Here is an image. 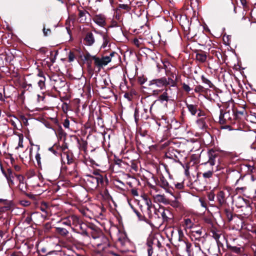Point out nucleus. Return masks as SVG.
<instances>
[{"label": "nucleus", "mask_w": 256, "mask_h": 256, "mask_svg": "<svg viewBox=\"0 0 256 256\" xmlns=\"http://www.w3.org/2000/svg\"><path fill=\"white\" fill-rule=\"evenodd\" d=\"M166 74L169 76L168 78L165 76L158 78L153 79L148 82V86L152 90V94L154 96H158L159 94L163 92L164 88L167 87H176L177 84L176 81L174 80V73L169 74L166 70Z\"/></svg>", "instance_id": "1"}, {"label": "nucleus", "mask_w": 256, "mask_h": 256, "mask_svg": "<svg viewBox=\"0 0 256 256\" xmlns=\"http://www.w3.org/2000/svg\"><path fill=\"white\" fill-rule=\"evenodd\" d=\"M104 176L98 172L94 171L92 174L85 176L84 181L87 188L90 190H95L99 186H102Z\"/></svg>", "instance_id": "2"}, {"label": "nucleus", "mask_w": 256, "mask_h": 256, "mask_svg": "<svg viewBox=\"0 0 256 256\" xmlns=\"http://www.w3.org/2000/svg\"><path fill=\"white\" fill-rule=\"evenodd\" d=\"M58 224L68 226L72 228V227H76L78 224H80V217L75 214L70 215L62 218L58 222Z\"/></svg>", "instance_id": "3"}, {"label": "nucleus", "mask_w": 256, "mask_h": 256, "mask_svg": "<svg viewBox=\"0 0 256 256\" xmlns=\"http://www.w3.org/2000/svg\"><path fill=\"white\" fill-rule=\"evenodd\" d=\"M116 54H117L116 52H112L110 54V56H102V58L94 56H92V60H94V65L101 68L110 62L112 60V58Z\"/></svg>", "instance_id": "4"}, {"label": "nucleus", "mask_w": 256, "mask_h": 256, "mask_svg": "<svg viewBox=\"0 0 256 256\" xmlns=\"http://www.w3.org/2000/svg\"><path fill=\"white\" fill-rule=\"evenodd\" d=\"M178 232V248L182 250H185L188 253V256H190L192 254V250H194V248H191V244L186 240H185V238H183L182 236H180V235L182 234V232L181 231H179Z\"/></svg>", "instance_id": "5"}, {"label": "nucleus", "mask_w": 256, "mask_h": 256, "mask_svg": "<svg viewBox=\"0 0 256 256\" xmlns=\"http://www.w3.org/2000/svg\"><path fill=\"white\" fill-rule=\"evenodd\" d=\"M145 204V210L143 213L144 218L145 216H147L149 218H152V210H153L154 212H156V208L152 206L151 200L150 199L145 198L144 199Z\"/></svg>", "instance_id": "6"}, {"label": "nucleus", "mask_w": 256, "mask_h": 256, "mask_svg": "<svg viewBox=\"0 0 256 256\" xmlns=\"http://www.w3.org/2000/svg\"><path fill=\"white\" fill-rule=\"evenodd\" d=\"M155 214L157 215L158 217L160 216L159 214H160L163 220L166 222H168L172 217L171 212L164 208H160L156 212H155Z\"/></svg>", "instance_id": "7"}, {"label": "nucleus", "mask_w": 256, "mask_h": 256, "mask_svg": "<svg viewBox=\"0 0 256 256\" xmlns=\"http://www.w3.org/2000/svg\"><path fill=\"white\" fill-rule=\"evenodd\" d=\"M86 226L82 222V220L80 218V224H78L76 227H72L73 232L80 234L85 236H88V234L86 230Z\"/></svg>", "instance_id": "8"}, {"label": "nucleus", "mask_w": 256, "mask_h": 256, "mask_svg": "<svg viewBox=\"0 0 256 256\" xmlns=\"http://www.w3.org/2000/svg\"><path fill=\"white\" fill-rule=\"evenodd\" d=\"M158 184L161 188H163L166 192L169 193L172 195V188L170 186L168 182L162 175L160 176L159 180H158Z\"/></svg>", "instance_id": "9"}, {"label": "nucleus", "mask_w": 256, "mask_h": 256, "mask_svg": "<svg viewBox=\"0 0 256 256\" xmlns=\"http://www.w3.org/2000/svg\"><path fill=\"white\" fill-rule=\"evenodd\" d=\"M52 80L54 82L53 83L54 88L56 91H59V90L62 89L66 84V82L62 78L58 76H56V78H53Z\"/></svg>", "instance_id": "10"}, {"label": "nucleus", "mask_w": 256, "mask_h": 256, "mask_svg": "<svg viewBox=\"0 0 256 256\" xmlns=\"http://www.w3.org/2000/svg\"><path fill=\"white\" fill-rule=\"evenodd\" d=\"M93 21L98 26L104 28L106 26V18L102 14H96L92 18Z\"/></svg>", "instance_id": "11"}, {"label": "nucleus", "mask_w": 256, "mask_h": 256, "mask_svg": "<svg viewBox=\"0 0 256 256\" xmlns=\"http://www.w3.org/2000/svg\"><path fill=\"white\" fill-rule=\"evenodd\" d=\"M218 152L213 149L208 150V160L206 164H209L211 166L215 165L216 158L218 156Z\"/></svg>", "instance_id": "12"}, {"label": "nucleus", "mask_w": 256, "mask_h": 256, "mask_svg": "<svg viewBox=\"0 0 256 256\" xmlns=\"http://www.w3.org/2000/svg\"><path fill=\"white\" fill-rule=\"evenodd\" d=\"M171 88L168 87V88H164L163 92L158 96V100L161 103H163L164 102H168L170 100V98H171L168 92V90H171Z\"/></svg>", "instance_id": "13"}, {"label": "nucleus", "mask_w": 256, "mask_h": 256, "mask_svg": "<svg viewBox=\"0 0 256 256\" xmlns=\"http://www.w3.org/2000/svg\"><path fill=\"white\" fill-rule=\"evenodd\" d=\"M234 202L237 208H243L250 202L248 200L244 199L240 196H238L235 198L234 200Z\"/></svg>", "instance_id": "14"}, {"label": "nucleus", "mask_w": 256, "mask_h": 256, "mask_svg": "<svg viewBox=\"0 0 256 256\" xmlns=\"http://www.w3.org/2000/svg\"><path fill=\"white\" fill-rule=\"evenodd\" d=\"M223 117L226 118V119L230 122L232 120L238 119V114L235 113L234 108H232L231 110H228L223 114Z\"/></svg>", "instance_id": "15"}, {"label": "nucleus", "mask_w": 256, "mask_h": 256, "mask_svg": "<svg viewBox=\"0 0 256 256\" xmlns=\"http://www.w3.org/2000/svg\"><path fill=\"white\" fill-rule=\"evenodd\" d=\"M95 42V39L92 32H88L84 39V43L88 46H92Z\"/></svg>", "instance_id": "16"}, {"label": "nucleus", "mask_w": 256, "mask_h": 256, "mask_svg": "<svg viewBox=\"0 0 256 256\" xmlns=\"http://www.w3.org/2000/svg\"><path fill=\"white\" fill-rule=\"evenodd\" d=\"M202 228H199L198 230H195L194 228L190 232V237L192 240H196L200 241L201 238H202Z\"/></svg>", "instance_id": "17"}, {"label": "nucleus", "mask_w": 256, "mask_h": 256, "mask_svg": "<svg viewBox=\"0 0 256 256\" xmlns=\"http://www.w3.org/2000/svg\"><path fill=\"white\" fill-rule=\"evenodd\" d=\"M94 32L96 34H100L102 36V39H103V42L101 46V48H105L110 43V38L106 34H104L102 32H98L95 30H94Z\"/></svg>", "instance_id": "18"}, {"label": "nucleus", "mask_w": 256, "mask_h": 256, "mask_svg": "<svg viewBox=\"0 0 256 256\" xmlns=\"http://www.w3.org/2000/svg\"><path fill=\"white\" fill-rule=\"evenodd\" d=\"M206 120L207 118L206 117H202L197 120L196 124L199 128L204 130L208 128Z\"/></svg>", "instance_id": "19"}, {"label": "nucleus", "mask_w": 256, "mask_h": 256, "mask_svg": "<svg viewBox=\"0 0 256 256\" xmlns=\"http://www.w3.org/2000/svg\"><path fill=\"white\" fill-rule=\"evenodd\" d=\"M192 256H207L200 248L199 244H196L194 249L192 250Z\"/></svg>", "instance_id": "20"}, {"label": "nucleus", "mask_w": 256, "mask_h": 256, "mask_svg": "<svg viewBox=\"0 0 256 256\" xmlns=\"http://www.w3.org/2000/svg\"><path fill=\"white\" fill-rule=\"evenodd\" d=\"M78 20L80 22L84 23L86 20V15L88 14V12L85 10H78Z\"/></svg>", "instance_id": "21"}, {"label": "nucleus", "mask_w": 256, "mask_h": 256, "mask_svg": "<svg viewBox=\"0 0 256 256\" xmlns=\"http://www.w3.org/2000/svg\"><path fill=\"white\" fill-rule=\"evenodd\" d=\"M186 106L188 109V112L191 114L192 116H195L198 112V105L188 104L186 103Z\"/></svg>", "instance_id": "22"}, {"label": "nucleus", "mask_w": 256, "mask_h": 256, "mask_svg": "<svg viewBox=\"0 0 256 256\" xmlns=\"http://www.w3.org/2000/svg\"><path fill=\"white\" fill-rule=\"evenodd\" d=\"M217 200L220 205L222 206L226 202L225 192L222 191H220L217 194Z\"/></svg>", "instance_id": "23"}, {"label": "nucleus", "mask_w": 256, "mask_h": 256, "mask_svg": "<svg viewBox=\"0 0 256 256\" xmlns=\"http://www.w3.org/2000/svg\"><path fill=\"white\" fill-rule=\"evenodd\" d=\"M251 202L248 204L246 206H244L242 208V214L245 216H250L252 213V206H251Z\"/></svg>", "instance_id": "24"}, {"label": "nucleus", "mask_w": 256, "mask_h": 256, "mask_svg": "<svg viewBox=\"0 0 256 256\" xmlns=\"http://www.w3.org/2000/svg\"><path fill=\"white\" fill-rule=\"evenodd\" d=\"M206 53L204 52H198L196 55V59L197 61L200 62H206Z\"/></svg>", "instance_id": "25"}, {"label": "nucleus", "mask_w": 256, "mask_h": 256, "mask_svg": "<svg viewBox=\"0 0 256 256\" xmlns=\"http://www.w3.org/2000/svg\"><path fill=\"white\" fill-rule=\"evenodd\" d=\"M98 240L99 239H102L103 243H98L96 244L98 246L101 248L102 250H104L106 249L107 247L110 246V244L108 243V241L107 238L105 237L100 238L98 237L97 238Z\"/></svg>", "instance_id": "26"}, {"label": "nucleus", "mask_w": 256, "mask_h": 256, "mask_svg": "<svg viewBox=\"0 0 256 256\" xmlns=\"http://www.w3.org/2000/svg\"><path fill=\"white\" fill-rule=\"evenodd\" d=\"M40 179L38 176H34L30 180L31 186L34 187L40 186Z\"/></svg>", "instance_id": "27"}, {"label": "nucleus", "mask_w": 256, "mask_h": 256, "mask_svg": "<svg viewBox=\"0 0 256 256\" xmlns=\"http://www.w3.org/2000/svg\"><path fill=\"white\" fill-rule=\"evenodd\" d=\"M55 228L56 232L62 236H66L69 233L68 230L66 228L61 227H56Z\"/></svg>", "instance_id": "28"}, {"label": "nucleus", "mask_w": 256, "mask_h": 256, "mask_svg": "<svg viewBox=\"0 0 256 256\" xmlns=\"http://www.w3.org/2000/svg\"><path fill=\"white\" fill-rule=\"evenodd\" d=\"M194 222L190 218H186L184 221V226L186 229H192L194 228Z\"/></svg>", "instance_id": "29"}, {"label": "nucleus", "mask_w": 256, "mask_h": 256, "mask_svg": "<svg viewBox=\"0 0 256 256\" xmlns=\"http://www.w3.org/2000/svg\"><path fill=\"white\" fill-rule=\"evenodd\" d=\"M130 206L131 208L132 209L133 211L134 212V213L136 214L137 216L138 217L139 220H144V216H143V214H141L138 210H137L136 208H134L132 204L129 203Z\"/></svg>", "instance_id": "30"}, {"label": "nucleus", "mask_w": 256, "mask_h": 256, "mask_svg": "<svg viewBox=\"0 0 256 256\" xmlns=\"http://www.w3.org/2000/svg\"><path fill=\"white\" fill-rule=\"evenodd\" d=\"M154 198L160 202L166 204L167 202V200L164 195L156 194L154 196Z\"/></svg>", "instance_id": "31"}, {"label": "nucleus", "mask_w": 256, "mask_h": 256, "mask_svg": "<svg viewBox=\"0 0 256 256\" xmlns=\"http://www.w3.org/2000/svg\"><path fill=\"white\" fill-rule=\"evenodd\" d=\"M45 82H46V78L45 77H42V78H40L38 80V84L41 90H44L46 89Z\"/></svg>", "instance_id": "32"}, {"label": "nucleus", "mask_w": 256, "mask_h": 256, "mask_svg": "<svg viewBox=\"0 0 256 256\" xmlns=\"http://www.w3.org/2000/svg\"><path fill=\"white\" fill-rule=\"evenodd\" d=\"M212 237L216 240L218 243L221 242L220 241V238L222 236L220 233L218 232H216L215 230H212Z\"/></svg>", "instance_id": "33"}, {"label": "nucleus", "mask_w": 256, "mask_h": 256, "mask_svg": "<svg viewBox=\"0 0 256 256\" xmlns=\"http://www.w3.org/2000/svg\"><path fill=\"white\" fill-rule=\"evenodd\" d=\"M201 78L202 82L207 84L209 88H212L214 87V86L212 82L206 78L204 76H202Z\"/></svg>", "instance_id": "34"}, {"label": "nucleus", "mask_w": 256, "mask_h": 256, "mask_svg": "<svg viewBox=\"0 0 256 256\" xmlns=\"http://www.w3.org/2000/svg\"><path fill=\"white\" fill-rule=\"evenodd\" d=\"M128 242V240L124 236L120 237L118 239V243L122 246H124Z\"/></svg>", "instance_id": "35"}, {"label": "nucleus", "mask_w": 256, "mask_h": 256, "mask_svg": "<svg viewBox=\"0 0 256 256\" xmlns=\"http://www.w3.org/2000/svg\"><path fill=\"white\" fill-rule=\"evenodd\" d=\"M214 170L212 169L211 170H209L207 172H206L202 174V176L204 178H210L212 177L214 174Z\"/></svg>", "instance_id": "36"}, {"label": "nucleus", "mask_w": 256, "mask_h": 256, "mask_svg": "<svg viewBox=\"0 0 256 256\" xmlns=\"http://www.w3.org/2000/svg\"><path fill=\"white\" fill-rule=\"evenodd\" d=\"M223 112L222 110H220V113L219 116V122L222 124H225L228 122V121L224 117H223Z\"/></svg>", "instance_id": "37"}, {"label": "nucleus", "mask_w": 256, "mask_h": 256, "mask_svg": "<svg viewBox=\"0 0 256 256\" xmlns=\"http://www.w3.org/2000/svg\"><path fill=\"white\" fill-rule=\"evenodd\" d=\"M206 89L202 86H196L194 88V92L196 93H200L205 92Z\"/></svg>", "instance_id": "38"}, {"label": "nucleus", "mask_w": 256, "mask_h": 256, "mask_svg": "<svg viewBox=\"0 0 256 256\" xmlns=\"http://www.w3.org/2000/svg\"><path fill=\"white\" fill-rule=\"evenodd\" d=\"M139 112H140L139 108H135L134 114V120H135V122L136 123H137L138 122V121L140 119V116Z\"/></svg>", "instance_id": "39"}, {"label": "nucleus", "mask_w": 256, "mask_h": 256, "mask_svg": "<svg viewBox=\"0 0 256 256\" xmlns=\"http://www.w3.org/2000/svg\"><path fill=\"white\" fill-rule=\"evenodd\" d=\"M147 245L148 246V256H152V254L153 253L152 243L150 242H148L147 243Z\"/></svg>", "instance_id": "40"}, {"label": "nucleus", "mask_w": 256, "mask_h": 256, "mask_svg": "<svg viewBox=\"0 0 256 256\" xmlns=\"http://www.w3.org/2000/svg\"><path fill=\"white\" fill-rule=\"evenodd\" d=\"M224 212L228 220L231 221L232 220V212L230 210L226 209Z\"/></svg>", "instance_id": "41"}, {"label": "nucleus", "mask_w": 256, "mask_h": 256, "mask_svg": "<svg viewBox=\"0 0 256 256\" xmlns=\"http://www.w3.org/2000/svg\"><path fill=\"white\" fill-rule=\"evenodd\" d=\"M78 142L80 149L84 150L86 148V143L85 141H82V142H80L79 140H78Z\"/></svg>", "instance_id": "42"}, {"label": "nucleus", "mask_w": 256, "mask_h": 256, "mask_svg": "<svg viewBox=\"0 0 256 256\" xmlns=\"http://www.w3.org/2000/svg\"><path fill=\"white\" fill-rule=\"evenodd\" d=\"M19 140H18V146L16 148V149H18L19 147L22 148L23 147V139L24 137L22 134L18 135Z\"/></svg>", "instance_id": "43"}, {"label": "nucleus", "mask_w": 256, "mask_h": 256, "mask_svg": "<svg viewBox=\"0 0 256 256\" xmlns=\"http://www.w3.org/2000/svg\"><path fill=\"white\" fill-rule=\"evenodd\" d=\"M75 58V55L73 52L70 51L68 53V62H72L74 60Z\"/></svg>", "instance_id": "44"}, {"label": "nucleus", "mask_w": 256, "mask_h": 256, "mask_svg": "<svg viewBox=\"0 0 256 256\" xmlns=\"http://www.w3.org/2000/svg\"><path fill=\"white\" fill-rule=\"evenodd\" d=\"M183 90L186 92H189L191 90V88L188 85L185 83H183L182 84Z\"/></svg>", "instance_id": "45"}, {"label": "nucleus", "mask_w": 256, "mask_h": 256, "mask_svg": "<svg viewBox=\"0 0 256 256\" xmlns=\"http://www.w3.org/2000/svg\"><path fill=\"white\" fill-rule=\"evenodd\" d=\"M170 205L174 208H178L180 206V203L177 200H174L171 202Z\"/></svg>", "instance_id": "46"}, {"label": "nucleus", "mask_w": 256, "mask_h": 256, "mask_svg": "<svg viewBox=\"0 0 256 256\" xmlns=\"http://www.w3.org/2000/svg\"><path fill=\"white\" fill-rule=\"evenodd\" d=\"M8 182L9 184H14V182H13L12 178H14L13 175L8 176V174L6 176Z\"/></svg>", "instance_id": "47"}, {"label": "nucleus", "mask_w": 256, "mask_h": 256, "mask_svg": "<svg viewBox=\"0 0 256 256\" xmlns=\"http://www.w3.org/2000/svg\"><path fill=\"white\" fill-rule=\"evenodd\" d=\"M20 182L18 186L20 190L22 192H25L26 190V186L24 182H21L20 180Z\"/></svg>", "instance_id": "48"}, {"label": "nucleus", "mask_w": 256, "mask_h": 256, "mask_svg": "<svg viewBox=\"0 0 256 256\" xmlns=\"http://www.w3.org/2000/svg\"><path fill=\"white\" fill-rule=\"evenodd\" d=\"M231 250L232 252L236 254H240L241 252L240 248L237 246H232Z\"/></svg>", "instance_id": "49"}, {"label": "nucleus", "mask_w": 256, "mask_h": 256, "mask_svg": "<svg viewBox=\"0 0 256 256\" xmlns=\"http://www.w3.org/2000/svg\"><path fill=\"white\" fill-rule=\"evenodd\" d=\"M119 8L126 10H128L130 9V7L128 4H120L119 6Z\"/></svg>", "instance_id": "50"}, {"label": "nucleus", "mask_w": 256, "mask_h": 256, "mask_svg": "<svg viewBox=\"0 0 256 256\" xmlns=\"http://www.w3.org/2000/svg\"><path fill=\"white\" fill-rule=\"evenodd\" d=\"M215 195L214 192H210L208 194V199L210 201H214V198Z\"/></svg>", "instance_id": "51"}, {"label": "nucleus", "mask_w": 256, "mask_h": 256, "mask_svg": "<svg viewBox=\"0 0 256 256\" xmlns=\"http://www.w3.org/2000/svg\"><path fill=\"white\" fill-rule=\"evenodd\" d=\"M142 110L144 112V113L142 114L141 117L142 118H144L145 120H146L148 118V116L147 114H146L147 113L148 110L146 108H144Z\"/></svg>", "instance_id": "52"}, {"label": "nucleus", "mask_w": 256, "mask_h": 256, "mask_svg": "<svg viewBox=\"0 0 256 256\" xmlns=\"http://www.w3.org/2000/svg\"><path fill=\"white\" fill-rule=\"evenodd\" d=\"M13 118H14V120H10V122H11V124H12L14 126V127H16V122H18V119L14 116H13Z\"/></svg>", "instance_id": "53"}, {"label": "nucleus", "mask_w": 256, "mask_h": 256, "mask_svg": "<svg viewBox=\"0 0 256 256\" xmlns=\"http://www.w3.org/2000/svg\"><path fill=\"white\" fill-rule=\"evenodd\" d=\"M51 32V30L50 29H46L44 27L43 28V32L44 36H48V34H50Z\"/></svg>", "instance_id": "54"}, {"label": "nucleus", "mask_w": 256, "mask_h": 256, "mask_svg": "<svg viewBox=\"0 0 256 256\" xmlns=\"http://www.w3.org/2000/svg\"><path fill=\"white\" fill-rule=\"evenodd\" d=\"M36 160L38 165H40V156L38 152L36 155Z\"/></svg>", "instance_id": "55"}, {"label": "nucleus", "mask_w": 256, "mask_h": 256, "mask_svg": "<svg viewBox=\"0 0 256 256\" xmlns=\"http://www.w3.org/2000/svg\"><path fill=\"white\" fill-rule=\"evenodd\" d=\"M63 126L65 128H68L70 126V121L68 119H66L63 123Z\"/></svg>", "instance_id": "56"}, {"label": "nucleus", "mask_w": 256, "mask_h": 256, "mask_svg": "<svg viewBox=\"0 0 256 256\" xmlns=\"http://www.w3.org/2000/svg\"><path fill=\"white\" fill-rule=\"evenodd\" d=\"M199 201L200 202L201 206L206 208V202L202 199L200 198L199 199Z\"/></svg>", "instance_id": "57"}, {"label": "nucleus", "mask_w": 256, "mask_h": 256, "mask_svg": "<svg viewBox=\"0 0 256 256\" xmlns=\"http://www.w3.org/2000/svg\"><path fill=\"white\" fill-rule=\"evenodd\" d=\"M130 192H131V194L134 196H138V192L137 190L136 189V188H132L130 190Z\"/></svg>", "instance_id": "58"}, {"label": "nucleus", "mask_w": 256, "mask_h": 256, "mask_svg": "<svg viewBox=\"0 0 256 256\" xmlns=\"http://www.w3.org/2000/svg\"><path fill=\"white\" fill-rule=\"evenodd\" d=\"M197 113H198V116L199 117H201V116L206 117L205 113L204 112H202V110H200V108H198V110Z\"/></svg>", "instance_id": "59"}, {"label": "nucleus", "mask_w": 256, "mask_h": 256, "mask_svg": "<svg viewBox=\"0 0 256 256\" xmlns=\"http://www.w3.org/2000/svg\"><path fill=\"white\" fill-rule=\"evenodd\" d=\"M32 221V218H31V216H27L25 220H24V222L27 223L28 224H31V222Z\"/></svg>", "instance_id": "60"}, {"label": "nucleus", "mask_w": 256, "mask_h": 256, "mask_svg": "<svg viewBox=\"0 0 256 256\" xmlns=\"http://www.w3.org/2000/svg\"><path fill=\"white\" fill-rule=\"evenodd\" d=\"M244 110H242V111H238L236 109L234 108V112L235 113L238 114V119L239 118L240 115H243L244 113Z\"/></svg>", "instance_id": "61"}, {"label": "nucleus", "mask_w": 256, "mask_h": 256, "mask_svg": "<svg viewBox=\"0 0 256 256\" xmlns=\"http://www.w3.org/2000/svg\"><path fill=\"white\" fill-rule=\"evenodd\" d=\"M240 2L244 8H246L248 7L246 0H240Z\"/></svg>", "instance_id": "62"}, {"label": "nucleus", "mask_w": 256, "mask_h": 256, "mask_svg": "<svg viewBox=\"0 0 256 256\" xmlns=\"http://www.w3.org/2000/svg\"><path fill=\"white\" fill-rule=\"evenodd\" d=\"M134 43L138 47H139L140 45V40L138 39H137V38L134 39Z\"/></svg>", "instance_id": "63"}, {"label": "nucleus", "mask_w": 256, "mask_h": 256, "mask_svg": "<svg viewBox=\"0 0 256 256\" xmlns=\"http://www.w3.org/2000/svg\"><path fill=\"white\" fill-rule=\"evenodd\" d=\"M110 254L112 255L113 256H123L122 254H120L116 253L114 252H110Z\"/></svg>", "instance_id": "64"}]
</instances>
